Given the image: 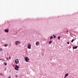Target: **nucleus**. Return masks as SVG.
<instances>
[{
	"label": "nucleus",
	"mask_w": 78,
	"mask_h": 78,
	"mask_svg": "<svg viewBox=\"0 0 78 78\" xmlns=\"http://www.w3.org/2000/svg\"><path fill=\"white\" fill-rule=\"evenodd\" d=\"M19 66H18L17 65H16L15 66V67L14 68L15 70H19Z\"/></svg>",
	"instance_id": "nucleus-1"
},
{
	"label": "nucleus",
	"mask_w": 78,
	"mask_h": 78,
	"mask_svg": "<svg viewBox=\"0 0 78 78\" xmlns=\"http://www.w3.org/2000/svg\"><path fill=\"white\" fill-rule=\"evenodd\" d=\"M25 59L26 62H28V61H29V59H28V58L27 57H26Z\"/></svg>",
	"instance_id": "nucleus-2"
},
{
	"label": "nucleus",
	"mask_w": 78,
	"mask_h": 78,
	"mask_svg": "<svg viewBox=\"0 0 78 78\" xmlns=\"http://www.w3.org/2000/svg\"><path fill=\"white\" fill-rule=\"evenodd\" d=\"M19 60L17 59H16L15 61V62L16 63V64H17L19 63Z\"/></svg>",
	"instance_id": "nucleus-3"
},
{
	"label": "nucleus",
	"mask_w": 78,
	"mask_h": 78,
	"mask_svg": "<svg viewBox=\"0 0 78 78\" xmlns=\"http://www.w3.org/2000/svg\"><path fill=\"white\" fill-rule=\"evenodd\" d=\"M31 44H29L27 47L29 49H30L31 48Z\"/></svg>",
	"instance_id": "nucleus-4"
},
{
	"label": "nucleus",
	"mask_w": 78,
	"mask_h": 78,
	"mask_svg": "<svg viewBox=\"0 0 78 78\" xmlns=\"http://www.w3.org/2000/svg\"><path fill=\"white\" fill-rule=\"evenodd\" d=\"M19 43H20V41H16L15 44H16V45H18V44H19Z\"/></svg>",
	"instance_id": "nucleus-5"
},
{
	"label": "nucleus",
	"mask_w": 78,
	"mask_h": 78,
	"mask_svg": "<svg viewBox=\"0 0 78 78\" xmlns=\"http://www.w3.org/2000/svg\"><path fill=\"white\" fill-rule=\"evenodd\" d=\"M5 31L6 33H8V32L9 31V30L5 29Z\"/></svg>",
	"instance_id": "nucleus-6"
},
{
	"label": "nucleus",
	"mask_w": 78,
	"mask_h": 78,
	"mask_svg": "<svg viewBox=\"0 0 78 78\" xmlns=\"http://www.w3.org/2000/svg\"><path fill=\"white\" fill-rule=\"evenodd\" d=\"M68 75H69V73H68L66 74L65 76V78H66L67 76H68Z\"/></svg>",
	"instance_id": "nucleus-7"
},
{
	"label": "nucleus",
	"mask_w": 78,
	"mask_h": 78,
	"mask_svg": "<svg viewBox=\"0 0 78 78\" xmlns=\"http://www.w3.org/2000/svg\"><path fill=\"white\" fill-rule=\"evenodd\" d=\"M77 46L73 47V49H76V48H77Z\"/></svg>",
	"instance_id": "nucleus-8"
},
{
	"label": "nucleus",
	"mask_w": 78,
	"mask_h": 78,
	"mask_svg": "<svg viewBox=\"0 0 78 78\" xmlns=\"http://www.w3.org/2000/svg\"><path fill=\"white\" fill-rule=\"evenodd\" d=\"M39 44V42L38 41H37L36 42V45H37Z\"/></svg>",
	"instance_id": "nucleus-9"
},
{
	"label": "nucleus",
	"mask_w": 78,
	"mask_h": 78,
	"mask_svg": "<svg viewBox=\"0 0 78 78\" xmlns=\"http://www.w3.org/2000/svg\"><path fill=\"white\" fill-rule=\"evenodd\" d=\"M51 43H52V41H49V44H51Z\"/></svg>",
	"instance_id": "nucleus-10"
},
{
	"label": "nucleus",
	"mask_w": 78,
	"mask_h": 78,
	"mask_svg": "<svg viewBox=\"0 0 78 78\" xmlns=\"http://www.w3.org/2000/svg\"><path fill=\"white\" fill-rule=\"evenodd\" d=\"M8 45V44H5L4 47H7Z\"/></svg>",
	"instance_id": "nucleus-11"
},
{
	"label": "nucleus",
	"mask_w": 78,
	"mask_h": 78,
	"mask_svg": "<svg viewBox=\"0 0 78 78\" xmlns=\"http://www.w3.org/2000/svg\"><path fill=\"white\" fill-rule=\"evenodd\" d=\"M53 38V36H51L50 38V39H52Z\"/></svg>",
	"instance_id": "nucleus-12"
},
{
	"label": "nucleus",
	"mask_w": 78,
	"mask_h": 78,
	"mask_svg": "<svg viewBox=\"0 0 78 78\" xmlns=\"http://www.w3.org/2000/svg\"><path fill=\"white\" fill-rule=\"evenodd\" d=\"M4 64H5V66H6V65H7V63H6L5 62L4 63Z\"/></svg>",
	"instance_id": "nucleus-13"
},
{
	"label": "nucleus",
	"mask_w": 78,
	"mask_h": 78,
	"mask_svg": "<svg viewBox=\"0 0 78 78\" xmlns=\"http://www.w3.org/2000/svg\"><path fill=\"white\" fill-rule=\"evenodd\" d=\"M60 36H59L58 37V40H59V39H60Z\"/></svg>",
	"instance_id": "nucleus-14"
},
{
	"label": "nucleus",
	"mask_w": 78,
	"mask_h": 78,
	"mask_svg": "<svg viewBox=\"0 0 78 78\" xmlns=\"http://www.w3.org/2000/svg\"><path fill=\"white\" fill-rule=\"evenodd\" d=\"M74 41V39H72L71 41V42H72V43Z\"/></svg>",
	"instance_id": "nucleus-15"
},
{
	"label": "nucleus",
	"mask_w": 78,
	"mask_h": 78,
	"mask_svg": "<svg viewBox=\"0 0 78 78\" xmlns=\"http://www.w3.org/2000/svg\"><path fill=\"white\" fill-rule=\"evenodd\" d=\"M53 36L54 38H56V36H55L54 35H53Z\"/></svg>",
	"instance_id": "nucleus-16"
},
{
	"label": "nucleus",
	"mask_w": 78,
	"mask_h": 78,
	"mask_svg": "<svg viewBox=\"0 0 78 78\" xmlns=\"http://www.w3.org/2000/svg\"><path fill=\"white\" fill-rule=\"evenodd\" d=\"M67 43L68 44H70V43H69V42H67Z\"/></svg>",
	"instance_id": "nucleus-17"
},
{
	"label": "nucleus",
	"mask_w": 78,
	"mask_h": 78,
	"mask_svg": "<svg viewBox=\"0 0 78 78\" xmlns=\"http://www.w3.org/2000/svg\"><path fill=\"white\" fill-rule=\"evenodd\" d=\"M0 50H2V48H0Z\"/></svg>",
	"instance_id": "nucleus-18"
},
{
	"label": "nucleus",
	"mask_w": 78,
	"mask_h": 78,
	"mask_svg": "<svg viewBox=\"0 0 78 78\" xmlns=\"http://www.w3.org/2000/svg\"><path fill=\"white\" fill-rule=\"evenodd\" d=\"M15 76L16 78H17V76L16 75Z\"/></svg>",
	"instance_id": "nucleus-19"
},
{
	"label": "nucleus",
	"mask_w": 78,
	"mask_h": 78,
	"mask_svg": "<svg viewBox=\"0 0 78 78\" xmlns=\"http://www.w3.org/2000/svg\"><path fill=\"white\" fill-rule=\"evenodd\" d=\"M9 59H11V57H9Z\"/></svg>",
	"instance_id": "nucleus-20"
},
{
	"label": "nucleus",
	"mask_w": 78,
	"mask_h": 78,
	"mask_svg": "<svg viewBox=\"0 0 78 78\" xmlns=\"http://www.w3.org/2000/svg\"><path fill=\"white\" fill-rule=\"evenodd\" d=\"M1 75H2H2H3V74H2V73H1Z\"/></svg>",
	"instance_id": "nucleus-21"
},
{
	"label": "nucleus",
	"mask_w": 78,
	"mask_h": 78,
	"mask_svg": "<svg viewBox=\"0 0 78 78\" xmlns=\"http://www.w3.org/2000/svg\"><path fill=\"white\" fill-rule=\"evenodd\" d=\"M68 31H69L67 30V31H66L67 33H68Z\"/></svg>",
	"instance_id": "nucleus-22"
},
{
	"label": "nucleus",
	"mask_w": 78,
	"mask_h": 78,
	"mask_svg": "<svg viewBox=\"0 0 78 78\" xmlns=\"http://www.w3.org/2000/svg\"><path fill=\"white\" fill-rule=\"evenodd\" d=\"M8 58H7V60H8Z\"/></svg>",
	"instance_id": "nucleus-23"
},
{
	"label": "nucleus",
	"mask_w": 78,
	"mask_h": 78,
	"mask_svg": "<svg viewBox=\"0 0 78 78\" xmlns=\"http://www.w3.org/2000/svg\"><path fill=\"white\" fill-rule=\"evenodd\" d=\"M11 78V77L10 76L9 77V78Z\"/></svg>",
	"instance_id": "nucleus-24"
},
{
	"label": "nucleus",
	"mask_w": 78,
	"mask_h": 78,
	"mask_svg": "<svg viewBox=\"0 0 78 78\" xmlns=\"http://www.w3.org/2000/svg\"><path fill=\"white\" fill-rule=\"evenodd\" d=\"M0 60H2V59L0 58Z\"/></svg>",
	"instance_id": "nucleus-25"
},
{
	"label": "nucleus",
	"mask_w": 78,
	"mask_h": 78,
	"mask_svg": "<svg viewBox=\"0 0 78 78\" xmlns=\"http://www.w3.org/2000/svg\"><path fill=\"white\" fill-rule=\"evenodd\" d=\"M13 67H14V66H13Z\"/></svg>",
	"instance_id": "nucleus-26"
},
{
	"label": "nucleus",
	"mask_w": 78,
	"mask_h": 78,
	"mask_svg": "<svg viewBox=\"0 0 78 78\" xmlns=\"http://www.w3.org/2000/svg\"><path fill=\"white\" fill-rule=\"evenodd\" d=\"M0 51H2V50H0Z\"/></svg>",
	"instance_id": "nucleus-27"
}]
</instances>
